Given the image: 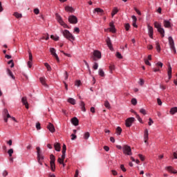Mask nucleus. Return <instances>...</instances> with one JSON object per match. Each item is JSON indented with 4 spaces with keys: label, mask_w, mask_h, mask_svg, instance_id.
<instances>
[{
    "label": "nucleus",
    "mask_w": 177,
    "mask_h": 177,
    "mask_svg": "<svg viewBox=\"0 0 177 177\" xmlns=\"http://www.w3.org/2000/svg\"><path fill=\"white\" fill-rule=\"evenodd\" d=\"M122 151L123 154L125 156H132V149H131V147L129 145H124L122 147Z\"/></svg>",
    "instance_id": "5"
},
{
    "label": "nucleus",
    "mask_w": 177,
    "mask_h": 177,
    "mask_svg": "<svg viewBox=\"0 0 177 177\" xmlns=\"http://www.w3.org/2000/svg\"><path fill=\"white\" fill-rule=\"evenodd\" d=\"M48 177H56V175H55V174L49 173Z\"/></svg>",
    "instance_id": "64"
},
{
    "label": "nucleus",
    "mask_w": 177,
    "mask_h": 177,
    "mask_svg": "<svg viewBox=\"0 0 177 177\" xmlns=\"http://www.w3.org/2000/svg\"><path fill=\"white\" fill-rule=\"evenodd\" d=\"M140 113H141V114H143V115H146V110L145 109H141L140 110Z\"/></svg>",
    "instance_id": "55"
},
{
    "label": "nucleus",
    "mask_w": 177,
    "mask_h": 177,
    "mask_svg": "<svg viewBox=\"0 0 177 177\" xmlns=\"http://www.w3.org/2000/svg\"><path fill=\"white\" fill-rule=\"evenodd\" d=\"M163 24L165 28H171L172 27V24H171V22L167 19L163 21Z\"/></svg>",
    "instance_id": "18"
},
{
    "label": "nucleus",
    "mask_w": 177,
    "mask_h": 177,
    "mask_svg": "<svg viewBox=\"0 0 177 177\" xmlns=\"http://www.w3.org/2000/svg\"><path fill=\"white\" fill-rule=\"evenodd\" d=\"M68 103H70L71 104H73L74 106V104H75L76 103V101L75 100H74V98H68Z\"/></svg>",
    "instance_id": "35"
},
{
    "label": "nucleus",
    "mask_w": 177,
    "mask_h": 177,
    "mask_svg": "<svg viewBox=\"0 0 177 177\" xmlns=\"http://www.w3.org/2000/svg\"><path fill=\"white\" fill-rule=\"evenodd\" d=\"M23 104L25 106L26 109H28V102H27V97H24L21 99Z\"/></svg>",
    "instance_id": "20"
},
{
    "label": "nucleus",
    "mask_w": 177,
    "mask_h": 177,
    "mask_svg": "<svg viewBox=\"0 0 177 177\" xmlns=\"http://www.w3.org/2000/svg\"><path fill=\"white\" fill-rule=\"evenodd\" d=\"M104 106L106 108V109H111V106H110V102H109V101H105L104 102Z\"/></svg>",
    "instance_id": "41"
},
{
    "label": "nucleus",
    "mask_w": 177,
    "mask_h": 177,
    "mask_svg": "<svg viewBox=\"0 0 177 177\" xmlns=\"http://www.w3.org/2000/svg\"><path fill=\"white\" fill-rule=\"evenodd\" d=\"M176 113H177V106L171 108L169 111V113L171 114V115H174V114H176Z\"/></svg>",
    "instance_id": "22"
},
{
    "label": "nucleus",
    "mask_w": 177,
    "mask_h": 177,
    "mask_svg": "<svg viewBox=\"0 0 177 177\" xmlns=\"http://www.w3.org/2000/svg\"><path fill=\"white\" fill-rule=\"evenodd\" d=\"M139 84L141 86H143V85H145V80L143 79H140Z\"/></svg>",
    "instance_id": "57"
},
{
    "label": "nucleus",
    "mask_w": 177,
    "mask_h": 177,
    "mask_svg": "<svg viewBox=\"0 0 177 177\" xmlns=\"http://www.w3.org/2000/svg\"><path fill=\"white\" fill-rule=\"evenodd\" d=\"M147 28H148V34H149V38L153 39V34L154 32V30H153L152 26L150 25L147 26Z\"/></svg>",
    "instance_id": "13"
},
{
    "label": "nucleus",
    "mask_w": 177,
    "mask_h": 177,
    "mask_svg": "<svg viewBox=\"0 0 177 177\" xmlns=\"http://www.w3.org/2000/svg\"><path fill=\"white\" fill-rule=\"evenodd\" d=\"M134 10L136 12V13L138 14V16L142 15V12H140V10H139L138 8H135Z\"/></svg>",
    "instance_id": "53"
},
{
    "label": "nucleus",
    "mask_w": 177,
    "mask_h": 177,
    "mask_svg": "<svg viewBox=\"0 0 177 177\" xmlns=\"http://www.w3.org/2000/svg\"><path fill=\"white\" fill-rule=\"evenodd\" d=\"M118 12V8L117 7L113 8L111 12L112 17H114V16L117 15Z\"/></svg>",
    "instance_id": "28"
},
{
    "label": "nucleus",
    "mask_w": 177,
    "mask_h": 177,
    "mask_svg": "<svg viewBox=\"0 0 177 177\" xmlns=\"http://www.w3.org/2000/svg\"><path fill=\"white\" fill-rule=\"evenodd\" d=\"M98 74L100 77H104V71H103V69L100 68L98 71Z\"/></svg>",
    "instance_id": "38"
},
{
    "label": "nucleus",
    "mask_w": 177,
    "mask_h": 177,
    "mask_svg": "<svg viewBox=\"0 0 177 177\" xmlns=\"http://www.w3.org/2000/svg\"><path fill=\"white\" fill-rule=\"evenodd\" d=\"M91 59L94 62H96L97 60H100V59H102V53L97 50H95L93 53V56L91 57Z\"/></svg>",
    "instance_id": "6"
},
{
    "label": "nucleus",
    "mask_w": 177,
    "mask_h": 177,
    "mask_svg": "<svg viewBox=\"0 0 177 177\" xmlns=\"http://www.w3.org/2000/svg\"><path fill=\"white\" fill-rule=\"evenodd\" d=\"M153 26L155 28H157L158 32L160 34L162 38H164L165 37V30L162 27H161V24L155 21Z\"/></svg>",
    "instance_id": "2"
},
{
    "label": "nucleus",
    "mask_w": 177,
    "mask_h": 177,
    "mask_svg": "<svg viewBox=\"0 0 177 177\" xmlns=\"http://www.w3.org/2000/svg\"><path fill=\"white\" fill-rule=\"evenodd\" d=\"M138 157L140 158V160H141L142 161H145V156L142 154H138Z\"/></svg>",
    "instance_id": "60"
},
{
    "label": "nucleus",
    "mask_w": 177,
    "mask_h": 177,
    "mask_svg": "<svg viewBox=\"0 0 177 177\" xmlns=\"http://www.w3.org/2000/svg\"><path fill=\"white\" fill-rule=\"evenodd\" d=\"M168 41L171 50L174 52V55H176V48H175V41H174V39L171 37V36L168 37Z\"/></svg>",
    "instance_id": "4"
},
{
    "label": "nucleus",
    "mask_w": 177,
    "mask_h": 177,
    "mask_svg": "<svg viewBox=\"0 0 177 177\" xmlns=\"http://www.w3.org/2000/svg\"><path fill=\"white\" fill-rule=\"evenodd\" d=\"M116 57H118V59H122V55H121V53L120 52H117Z\"/></svg>",
    "instance_id": "50"
},
{
    "label": "nucleus",
    "mask_w": 177,
    "mask_h": 177,
    "mask_svg": "<svg viewBox=\"0 0 177 177\" xmlns=\"http://www.w3.org/2000/svg\"><path fill=\"white\" fill-rule=\"evenodd\" d=\"M75 85L76 86H80V85H81V80H77L75 82Z\"/></svg>",
    "instance_id": "61"
},
{
    "label": "nucleus",
    "mask_w": 177,
    "mask_h": 177,
    "mask_svg": "<svg viewBox=\"0 0 177 177\" xmlns=\"http://www.w3.org/2000/svg\"><path fill=\"white\" fill-rule=\"evenodd\" d=\"M71 123L75 127H78V124H80V120H78V118L75 117L71 119Z\"/></svg>",
    "instance_id": "19"
},
{
    "label": "nucleus",
    "mask_w": 177,
    "mask_h": 177,
    "mask_svg": "<svg viewBox=\"0 0 177 177\" xmlns=\"http://www.w3.org/2000/svg\"><path fill=\"white\" fill-rule=\"evenodd\" d=\"M55 17L56 20L58 21L60 26L64 27V28H70L68 25H67V24H66L64 21H63V18H62V16H60V15H59L58 13L55 14Z\"/></svg>",
    "instance_id": "3"
},
{
    "label": "nucleus",
    "mask_w": 177,
    "mask_h": 177,
    "mask_svg": "<svg viewBox=\"0 0 177 177\" xmlns=\"http://www.w3.org/2000/svg\"><path fill=\"white\" fill-rule=\"evenodd\" d=\"M71 140H75L77 139V136L75 134H71Z\"/></svg>",
    "instance_id": "63"
},
{
    "label": "nucleus",
    "mask_w": 177,
    "mask_h": 177,
    "mask_svg": "<svg viewBox=\"0 0 177 177\" xmlns=\"http://www.w3.org/2000/svg\"><path fill=\"white\" fill-rule=\"evenodd\" d=\"M8 154L9 155V157H12V154H13V149H10L8 151Z\"/></svg>",
    "instance_id": "49"
},
{
    "label": "nucleus",
    "mask_w": 177,
    "mask_h": 177,
    "mask_svg": "<svg viewBox=\"0 0 177 177\" xmlns=\"http://www.w3.org/2000/svg\"><path fill=\"white\" fill-rule=\"evenodd\" d=\"M50 52L53 57L56 59L57 62H60V59H59V56H57V54H56V49L55 48H50Z\"/></svg>",
    "instance_id": "10"
},
{
    "label": "nucleus",
    "mask_w": 177,
    "mask_h": 177,
    "mask_svg": "<svg viewBox=\"0 0 177 177\" xmlns=\"http://www.w3.org/2000/svg\"><path fill=\"white\" fill-rule=\"evenodd\" d=\"M62 35L66 38V39H68V41H70L71 44H74V41H75V37L70 32V30H62Z\"/></svg>",
    "instance_id": "1"
},
{
    "label": "nucleus",
    "mask_w": 177,
    "mask_h": 177,
    "mask_svg": "<svg viewBox=\"0 0 177 177\" xmlns=\"http://www.w3.org/2000/svg\"><path fill=\"white\" fill-rule=\"evenodd\" d=\"M167 75L169 80H171V78H172V67L171 66V64H169L168 65Z\"/></svg>",
    "instance_id": "15"
},
{
    "label": "nucleus",
    "mask_w": 177,
    "mask_h": 177,
    "mask_svg": "<svg viewBox=\"0 0 177 177\" xmlns=\"http://www.w3.org/2000/svg\"><path fill=\"white\" fill-rule=\"evenodd\" d=\"M93 68V70H97V68H99V64H97V62H94Z\"/></svg>",
    "instance_id": "44"
},
{
    "label": "nucleus",
    "mask_w": 177,
    "mask_h": 177,
    "mask_svg": "<svg viewBox=\"0 0 177 177\" xmlns=\"http://www.w3.org/2000/svg\"><path fill=\"white\" fill-rule=\"evenodd\" d=\"M66 150H67V147L66 146L65 144H64L63 147H62V155H63V157H64V156H66Z\"/></svg>",
    "instance_id": "33"
},
{
    "label": "nucleus",
    "mask_w": 177,
    "mask_h": 177,
    "mask_svg": "<svg viewBox=\"0 0 177 177\" xmlns=\"http://www.w3.org/2000/svg\"><path fill=\"white\" fill-rule=\"evenodd\" d=\"M50 39H53L54 41H59L60 38L59 37V36L52 35L50 36Z\"/></svg>",
    "instance_id": "39"
},
{
    "label": "nucleus",
    "mask_w": 177,
    "mask_h": 177,
    "mask_svg": "<svg viewBox=\"0 0 177 177\" xmlns=\"http://www.w3.org/2000/svg\"><path fill=\"white\" fill-rule=\"evenodd\" d=\"M144 61L147 66H151V63H150V62H149V59H145Z\"/></svg>",
    "instance_id": "54"
},
{
    "label": "nucleus",
    "mask_w": 177,
    "mask_h": 177,
    "mask_svg": "<svg viewBox=\"0 0 177 177\" xmlns=\"http://www.w3.org/2000/svg\"><path fill=\"white\" fill-rule=\"evenodd\" d=\"M96 12L98 15H103L104 13V10L100 8H96L94 9V13Z\"/></svg>",
    "instance_id": "21"
},
{
    "label": "nucleus",
    "mask_w": 177,
    "mask_h": 177,
    "mask_svg": "<svg viewBox=\"0 0 177 177\" xmlns=\"http://www.w3.org/2000/svg\"><path fill=\"white\" fill-rule=\"evenodd\" d=\"M152 124H154V121H153V120L151 119V118H150L149 119L148 124L149 125V127H151V125Z\"/></svg>",
    "instance_id": "56"
},
{
    "label": "nucleus",
    "mask_w": 177,
    "mask_h": 177,
    "mask_svg": "<svg viewBox=\"0 0 177 177\" xmlns=\"http://www.w3.org/2000/svg\"><path fill=\"white\" fill-rule=\"evenodd\" d=\"M39 81L41 84H42L44 86H48V85L46 84V79L45 77H40Z\"/></svg>",
    "instance_id": "25"
},
{
    "label": "nucleus",
    "mask_w": 177,
    "mask_h": 177,
    "mask_svg": "<svg viewBox=\"0 0 177 177\" xmlns=\"http://www.w3.org/2000/svg\"><path fill=\"white\" fill-rule=\"evenodd\" d=\"M54 147L56 151H60V149H62L60 147V143H58V142L54 144Z\"/></svg>",
    "instance_id": "27"
},
{
    "label": "nucleus",
    "mask_w": 177,
    "mask_h": 177,
    "mask_svg": "<svg viewBox=\"0 0 177 177\" xmlns=\"http://www.w3.org/2000/svg\"><path fill=\"white\" fill-rule=\"evenodd\" d=\"M29 55V62H32V54L31 53V51H28Z\"/></svg>",
    "instance_id": "51"
},
{
    "label": "nucleus",
    "mask_w": 177,
    "mask_h": 177,
    "mask_svg": "<svg viewBox=\"0 0 177 177\" xmlns=\"http://www.w3.org/2000/svg\"><path fill=\"white\" fill-rule=\"evenodd\" d=\"M66 158V155L64 156L62 155L61 158H58L57 159V162H59V164H63V162H64V159Z\"/></svg>",
    "instance_id": "26"
},
{
    "label": "nucleus",
    "mask_w": 177,
    "mask_h": 177,
    "mask_svg": "<svg viewBox=\"0 0 177 177\" xmlns=\"http://www.w3.org/2000/svg\"><path fill=\"white\" fill-rule=\"evenodd\" d=\"M8 64H11L10 67L11 68H13L15 67V63L13 62V60L11 59L8 62Z\"/></svg>",
    "instance_id": "47"
},
{
    "label": "nucleus",
    "mask_w": 177,
    "mask_h": 177,
    "mask_svg": "<svg viewBox=\"0 0 177 177\" xmlns=\"http://www.w3.org/2000/svg\"><path fill=\"white\" fill-rule=\"evenodd\" d=\"M156 48L158 53L161 52V46H160V43L158 41H156Z\"/></svg>",
    "instance_id": "29"
},
{
    "label": "nucleus",
    "mask_w": 177,
    "mask_h": 177,
    "mask_svg": "<svg viewBox=\"0 0 177 177\" xmlns=\"http://www.w3.org/2000/svg\"><path fill=\"white\" fill-rule=\"evenodd\" d=\"M7 73H8V75L10 76V77H11V78H12V80H15V75H13V73H12V71H10V69H7Z\"/></svg>",
    "instance_id": "30"
},
{
    "label": "nucleus",
    "mask_w": 177,
    "mask_h": 177,
    "mask_svg": "<svg viewBox=\"0 0 177 177\" xmlns=\"http://www.w3.org/2000/svg\"><path fill=\"white\" fill-rule=\"evenodd\" d=\"M135 122V118H129L125 121V125L127 128L132 127V124Z\"/></svg>",
    "instance_id": "9"
},
{
    "label": "nucleus",
    "mask_w": 177,
    "mask_h": 177,
    "mask_svg": "<svg viewBox=\"0 0 177 177\" xmlns=\"http://www.w3.org/2000/svg\"><path fill=\"white\" fill-rule=\"evenodd\" d=\"M36 128H37V130L41 129V123L40 122H37L36 124Z\"/></svg>",
    "instance_id": "62"
},
{
    "label": "nucleus",
    "mask_w": 177,
    "mask_h": 177,
    "mask_svg": "<svg viewBox=\"0 0 177 177\" xmlns=\"http://www.w3.org/2000/svg\"><path fill=\"white\" fill-rule=\"evenodd\" d=\"M122 129H121L120 127H118L116 128V133H117V135H118V136L121 135V133H122Z\"/></svg>",
    "instance_id": "36"
},
{
    "label": "nucleus",
    "mask_w": 177,
    "mask_h": 177,
    "mask_svg": "<svg viewBox=\"0 0 177 177\" xmlns=\"http://www.w3.org/2000/svg\"><path fill=\"white\" fill-rule=\"evenodd\" d=\"M131 104L133 106H136V104H138V100H136V98H133L131 100Z\"/></svg>",
    "instance_id": "42"
},
{
    "label": "nucleus",
    "mask_w": 177,
    "mask_h": 177,
    "mask_svg": "<svg viewBox=\"0 0 177 177\" xmlns=\"http://www.w3.org/2000/svg\"><path fill=\"white\" fill-rule=\"evenodd\" d=\"M80 106L81 107V110L82 111H86V109L85 108V102H84L83 101H81L80 103Z\"/></svg>",
    "instance_id": "24"
},
{
    "label": "nucleus",
    "mask_w": 177,
    "mask_h": 177,
    "mask_svg": "<svg viewBox=\"0 0 177 177\" xmlns=\"http://www.w3.org/2000/svg\"><path fill=\"white\" fill-rule=\"evenodd\" d=\"M3 113L4 116H7V118H10V114H9V111H8V109H5Z\"/></svg>",
    "instance_id": "31"
},
{
    "label": "nucleus",
    "mask_w": 177,
    "mask_h": 177,
    "mask_svg": "<svg viewBox=\"0 0 177 177\" xmlns=\"http://www.w3.org/2000/svg\"><path fill=\"white\" fill-rule=\"evenodd\" d=\"M124 28L126 31H129V28H131V25H129V24H126L124 25Z\"/></svg>",
    "instance_id": "45"
},
{
    "label": "nucleus",
    "mask_w": 177,
    "mask_h": 177,
    "mask_svg": "<svg viewBox=\"0 0 177 177\" xmlns=\"http://www.w3.org/2000/svg\"><path fill=\"white\" fill-rule=\"evenodd\" d=\"M61 53H63L64 56H67V57H71V54L66 53L64 50H60Z\"/></svg>",
    "instance_id": "48"
},
{
    "label": "nucleus",
    "mask_w": 177,
    "mask_h": 177,
    "mask_svg": "<svg viewBox=\"0 0 177 177\" xmlns=\"http://www.w3.org/2000/svg\"><path fill=\"white\" fill-rule=\"evenodd\" d=\"M106 43L110 50H113L114 48H113V44H111V39H110V37H107L106 39Z\"/></svg>",
    "instance_id": "14"
},
{
    "label": "nucleus",
    "mask_w": 177,
    "mask_h": 177,
    "mask_svg": "<svg viewBox=\"0 0 177 177\" xmlns=\"http://www.w3.org/2000/svg\"><path fill=\"white\" fill-rule=\"evenodd\" d=\"M45 67H46L48 71H50L52 70V68L50 67V65L48 63L44 64Z\"/></svg>",
    "instance_id": "43"
},
{
    "label": "nucleus",
    "mask_w": 177,
    "mask_h": 177,
    "mask_svg": "<svg viewBox=\"0 0 177 177\" xmlns=\"http://www.w3.org/2000/svg\"><path fill=\"white\" fill-rule=\"evenodd\" d=\"M90 136H91V133H89V132H86L84 134V139H85V140H88Z\"/></svg>",
    "instance_id": "37"
},
{
    "label": "nucleus",
    "mask_w": 177,
    "mask_h": 177,
    "mask_svg": "<svg viewBox=\"0 0 177 177\" xmlns=\"http://www.w3.org/2000/svg\"><path fill=\"white\" fill-rule=\"evenodd\" d=\"M144 142L146 145H149V130L147 129H145L144 131Z\"/></svg>",
    "instance_id": "11"
},
{
    "label": "nucleus",
    "mask_w": 177,
    "mask_h": 177,
    "mask_svg": "<svg viewBox=\"0 0 177 177\" xmlns=\"http://www.w3.org/2000/svg\"><path fill=\"white\" fill-rule=\"evenodd\" d=\"M13 15L17 19H21L23 17V15L17 12H14Z\"/></svg>",
    "instance_id": "32"
},
{
    "label": "nucleus",
    "mask_w": 177,
    "mask_h": 177,
    "mask_svg": "<svg viewBox=\"0 0 177 177\" xmlns=\"http://www.w3.org/2000/svg\"><path fill=\"white\" fill-rule=\"evenodd\" d=\"M166 171H168V172H170V174H177L176 169H174L172 166H168L165 167Z\"/></svg>",
    "instance_id": "17"
},
{
    "label": "nucleus",
    "mask_w": 177,
    "mask_h": 177,
    "mask_svg": "<svg viewBox=\"0 0 177 177\" xmlns=\"http://www.w3.org/2000/svg\"><path fill=\"white\" fill-rule=\"evenodd\" d=\"M44 160V155L41 154L37 155V161L40 165H42V160Z\"/></svg>",
    "instance_id": "23"
},
{
    "label": "nucleus",
    "mask_w": 177,
    "mask_h": 177,
    "mask_svg": "<svg viewBox=\"0 0 177 177\" xmlns=\"http://www.w3.org/2000/svg\"><path fill=\"white\" fill-rule=\"evenodd\" d=\"M36 150L37 156H39L41 154V148H39V147H37Z\"/></svg>",
    "instance_id": "52"
},
{
    "label": "nucleus",
    "mask_w": 177,
    "mask_h": 177,
    "mask_svg": "<svg viewBox=\"0 0 177 177\" xmlns=\"http://www.w3.org/2000/svg\"><path fill=\"white\" fill-rule=\"evenodd\" d=\"M109 28H108V30H109L110 32H113V34L115 33L116 30H115V26H114V21H111L109 23Z\"/></svg>",
    "instance_id": "12"
},
{
    "label": "nucleus",
    "mask_w": 177,
    "mask_h": 177,
    "mask_svg": "<svg viewBox=\"0 0 177 177\" xmlns=\"http://www.w3.org/2000/svg\"><path fill=\"white\" fill-rule=\"evenodd\" d=\"M68 20L71 24H77V23H78V18H77L75 15H70Z\"/></svg>",
    "instance_id": "8"
},
{
    "label": "nucleus",
    "mask_w": 177,
    "mask_h": 177,
    "mask_svg": "<svg viewBox=\"0 0 177 177\" xmlns=\"http://www.w3.org/2000/svg\"><path fill=\"white\" fill-rule=\"evenodd\" d=\"M120 169L123 172H127V169H125V167L124 166V165H120Z\"/></svg>",
    "instance_id": "59"
},
{
    "label": "nucleus",
    "mask_w": 177,
    "mask_h": 177,
    "mask_svg": "<svg viewBox=\"0 0 177 177\" xmlns=\"http://www.w3.org/2000/svg\"><path fill=\"white\" fill-rule=\"evenodd\" d=\"M136 118L138 120L139 122H140L141 124H143V120H142L140 116L139 115H138L137 113L136 114Z\"/></svg>",
    "instance_id": "46"
},
{
    "label": "nucleus",
    "mask_w": 177,
    "mask_h": 177,
    "mask_svg": "<svg viewBox=\"0 0 177 177\" xmlns=\"http://www.w3.org/2000/svg\"><path fill=\"white\" fill-rule=\"evenodd\" d=\"M47 129L51 132V133H54V132L56 131V129H55V126L52 123H48L47 126Z\"/></svg>",
    "instance_id": "16"
},
{
    "label": "nucleus",
    "mask_w": 177,
    "mask_h": 177,
    "mask_svg": "<svg viewBox=\"0 0 177 177\" xmlns=\"http://www.w3.org/2000/svg\"><path fill=\"white\" fill-rule=\"evenodd\" d=\"M65 10L66 12H71L72 13V12H74V8H73V7H70L68 6L65 7Z\"/></svg>",
    "instance_id": "34"
},
{
    "label": "nucleus",
    "mask_w": 177,
    "mask_h": 177,
    "mask_svg": "<svg viewBox=\"0 0 177 177\" xmlns=\"http://www.w3.org/2000/svg\"><path fill=\"white\" fill-rule=\"evenodd\" d=\"M156 67H158V68H162V66H164V64H162V62H158L156 64Z\"/></svg>",
    "instance_id": "40"
},
{
    "label": "nucleus",
    "mask_w": 177,
    "mask_h": 177,
    "mask_svg": "<svg viewBox=\"0 0 177 177\" xmlns=\"http://www.w3.org/2000/svg\"><path fill=\"white\" fill-rule=\"evenodd\" d=\"M35 15H39V9L38 8H35L33 10Z\"/></svg>",
    "instance_id": "58"
},
{
    "label": "nucleus",
    "mask_w": 177,
    "mask_h": 177,
    "mask_svg": "<svg viewBox=\"0 0 177 177\" xmlns=\"http://www.w3.org/2000/svg\"><path fill=\"white\" fill-rule=\"evenodd\" d=\"M50 169L53 172H55V170L56 169V165L55 164V162L56 161V158L54 156L53 154H51L50 156Z\"/></svg>",
    "instance_id": "7"
}]
</instances>
